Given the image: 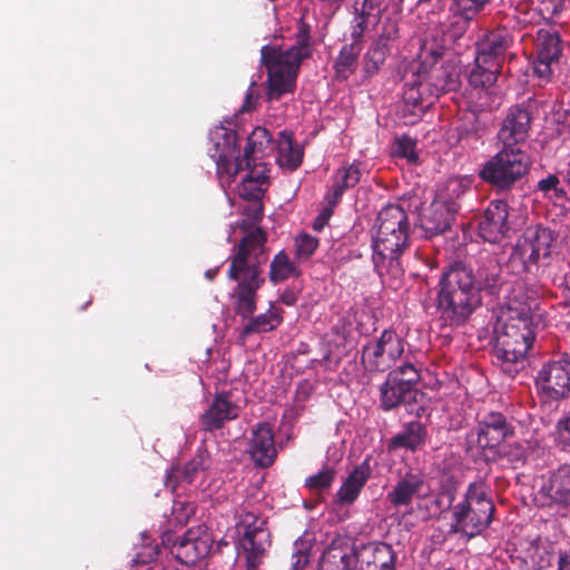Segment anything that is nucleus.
Here are the masks:
<instances>
[{"mask_svg":"<svg viewBox=\"0 0 570 570\" xmlns=\"http://www.w3.org/2000/svg\"><path fill=\"white\" fill-rule=\"evenodd\" d=\"M482 285L473 269L456 261L443 267L438 285L435 308L443 327H460L482 305Z\"/></svg>","mask_w":570,"mask_h":570,"instance_id":"obj_1","label":"nucleus"},{"mask_svg":"<svg viewBox=\"0 0 570 570\" xmlns=\"http://www.w3.org/2000/svg\"><path fill=\"white\" fill-rule=\"evenodd\" d=\"M375 229L372 240L374 271L380 277L387 275L397 279L404 273L401 256L410 246L407 213L397 204L384 206L377 214Z\"/></svg>","mask_w":570,"mask_h":570,"instance_id":"obj_2","label":"nucleus"},{"mask_svg":"<svg viewBox=\"0 0 570 570\" xmlns=\"http://www.w3.org/2000/svg\"><path fill=\"white\" fill-rule=\"evenodd\" d=\"M312 57L311 26L299 19L295 35V45L286 50L263 46L261 62L267 70V99L279 100L293 92L301 63Z\"/></svg>","mask_w":570,"mask_h":570,"instance_id":"obj_3","label":"nucleus"},{"mask_svg":"<svg viewBox=\"0 0 570 570\" xmlns=\"http://www.w3.org/2000/svg\"><path fill=\"white\" fill-rule=\"evenodd\" d=\"M444 499L445 509L451 508L452 512L450 533H460L472 539L481 534L493 521L495 505L490 497L489 487L481 480L471 482L463 499L456 504H453L455 487H443L436 504L441 507Z\"/></svg>","mask_w":570,"mask_h":570,"instance_id":"obj_4","label":"nucleus"},{"mask_svg":"<svg viewBox=\"0 0 570 570\" xmlns=\"http://www.w3.org/2000/svg\"><path fill=\"white\" fill-rule=\"evenodd\" d=\"M421 367L407 357L391 370L380 385V407L391 412L403 406L416 419L429 415V397L419 389Z\"/></svg>","mask_w":570,"mask_h":570,"instance_id":"obj_5","label":"nucleus"},{"mask_svg":"<svg viewBox=\"0 0 570 570\" xmlns=\"http://www.w3.org/2000/svg\"><path fill=\"white\" fill-rule=\"evenodd\" d=\"M534 341L533 309L529 302L511 301L502 316L494 346L495 356L504 363L523 362Z\"/></svg>","mask_w":570,"mask_h":570,"instance_id":"obj_6","label":"nucleus"},{"mask_svg":"<svg viewBox=\"0 0 570 570\" xmlns=\"http://www.w3.org/2000/svg\"><path fill=\"white\" fill-rule=\"evenodd\" d=\"M244 244L229 257L227 278L236 282L228 296L233 311L243 320L252 317L257 308L258 291L264 285L262 265L267 257L245 256Z\"/></svg>","mask_w":570,"mask_h":570,"instance_id":"obj_7","label":"nucleus"},{"mask_svg":"<svg viewBox=\"0 0 570 570\" xmlns=\"http://www.w3.org/2000/svg\"><path fill=\"white\" fill-rule=\"evenodd\" d=\"M530 166L531 158L525 151L503 146L482 165L479 177L498 190H509L530 170Z\"/></svg>","mask_w":570,"mask_h":570,"instance_id":"obj_8","label":"nucleus"},{"mask_svg":"<svg viewBox=\"0 0 570 570\" xmlns=\"http://www.w3.org/2000/svg\"><path fill=\"white\" fill-rule=\"evenodd\" d=\"M405 341L393 330H384L379 337L362 347L361 363L366 372L383 373L393 370L404 354Z\"/></svg>","mask_w":570,"mask_h":570,"instance_id":"obj_9","label":"nucleus"},{"mask_svg":"<svg viewBox=\"0 0 570 570\" xmlns=\"http://www.w3.org/2000/svg\"><path fill=\"white\" fill-rule=\"evenodd\" d=\"M236 527L242 532L239 542L246 556L247 569L256 570L271 546L266 519L250 511H242Z\"/></svg>","mask_w":570,"mask_h":570,"instance_id":"obj_10","label":"nucleus"},{"mask_svg":"<svg viewBox=\"0 0 570 570\" xmlns=\"http://www.w3.org/2000/svg\"><path fill=\"white\" fill-rule=\"evenodd\" d=\"M214 145L210 157L216 163L217 175L223 178L226 175L229 181L240 170H245L243 156L238 155V135L233 129L223 126L216 127L209 134Z\"/></svg>","mask_w":570,"mask_h":570,"instance_id":"obj_11","label":"nucleus"},{"mask_svg":"<svg viewBox=\"0 0 570 570\" xmlns=\"http://www.w3.org/2000/svg\"><path fill=\"white\" fill-rule=\"evenodd\" d=\"M244 218L239 223V228L244 236L239 239L238 244L234 247L233 254H237L244 243L245 256L266 257V242L267 234L259 226L264 217L263 200L249 202L243 209Z\"/></svg>","mask_w":570,"mask_h":570,"instance_id":"obj_12","label":"nucleus"},{"mask_svg":"<svg viewBox=\"0 0 570 570\" xmlns=\"http://www.w3.org/2000/svg\"><path fill=\"white\" fill-rule=\"evenodd\" d=\"M512 433L513 430L502 413L488 412L478 422L475 443L487 461L495 462L501 455L498 446Z\"/></svg>","mask_w":570,"mask_h":570,"instance_id":"obj_13","label":"nucleus"},{"mask_svg":"<svg viewBox=\"0 0 570 570\" xmlns=\"http://www.w3.org/2000/svg\"><path fill=\"white\" fill-rule=\"evenodd\" d=\"M533 119L532 98L509 108L501 122L498 139L503 146L520 148L529 137Z\"/></svg>","mask_w":570,"mask_h":570,"instance_id":"obj_14","label":"nucleus"},{"mask_svg":"<svg viewBox=\"0 0 570 570\" xmlns=\"http://www.w3.org/2000/svg\"><path fill=\"white\" fill-rule=\"evenodd\" d=\"M540 383L541 400L558 402L570 392V357L562 356L546 363L540 370L537 383Z\"/></svg>","mask_w":570,"mask_h":570,"instance_id":"obj_15","label":"nucleus"},{"mask_svg":"<svg viewBox=\"0 0 570 570\" xmlns=\"http://www.w3.org/2000/svg\"><path fill=\"white\" fill-rule=\"evenodd\" d=\"M212 547V535L206 529L198 527L187 530L178 542H174L171 554L181 564L194 566L208 556Z\"/></svg>","mask_w":570,"mask_h":570,"instance_id":"obj_16","label":"nucleus"},{"mask_svg":"<svg viewBox=\"0 0 570 570\" xmlns=\"http://www.w3.org/2000/svg\"><path fill=\"white\" fill-rule=\"evenodd\" d=\"M247 453L257 468L267 469L275 463L278 451L274 430L269 423H257L252 429Z\"/></svg>","mask_w":570,"mask_h":570,"instance_id":"obj_17","label":"nucleus"},{"mask_svg":"<svg viewBox=\"0 0 570 570\" xmlns=\"http://www.w3.org/2000/svg\"><path fill=\"white\" fill-rule=\"evenodd\" d=\"M561 53L560 39L556 31L540 29L537 31V81L549 82L553 66Z\"/></svg>","mask_w":570,"mask_h":570,"instance_id":"obj_18","label":"nucleus"},{"mask_svg":"<svg viewBox=\"0 0 570 570\" xmlns=\"http://www.w3.org/2000/svg\"><path fill=\"white\" fill-rule=\"evenodd\" d=\"M508 204L503 200H493L489 204L479 220V235L489 243H499L509 229Z\"/></svg>","mask_w":570,"mask_h":570,"instance_id":"obj_19","label":"nucleus"},{"mask_svg":"<svg viewBox=\"0 0 570 570\" xmlns=\"http://www.w3.org/2000/svg\"><path fill=\"white\" fill-rule=\"evenodd\" d=\"M239 416V406L232 400V393H217L209 407L199 416L202 429L206 432L219 430L228 421Z\"/></svg>","mask_w":570,"mask_h":570,"instance_id":"obj_20","label":"nucleus"},{"mask_svg":"<svg viewBox=\"0 0 570 570\" xmlns=\"http://www.w3.org/2000/svg\"><path fill=\"white\" fill-rule=\"evenodd\" d=\"M433 60L429 67L428 62L423 61L419 70L434 88V92L442 95L455 91L461 86L459 69L450 62H443L441 56L433 55Z\"/></svg>","mask_w":570,"mask_h":570,"instance_id":"obj_21","label":"nucleus"},{"mask_svg":"<svg viewBox=\"0 0 570 570\" xmlns=\"http://www.w3.org/2000/svg\"><path fill=\"white\" fill-rule=\"evenodd\" d=\"M212 465V458L204 446L197 449L195 455L183 468L171 466L166 474L165 487L175 491L179 482L191 484L199 474L205 473Z\"/></svg>","mask_w":570,"mask_h":570,"instance_id":"obj_22","label":"nucleus"},{"mask_svg":"<svg viewBox=\"0 0 570 570\" xmlns=\"http://www.w3.org/2000/svg\"><path fill=\"white\" fill-rule=\"evenodd\" d=\"M489 2L490 0H452L449 9L451 37H461Z\"/></svg>","mask_w":570,"mask_h":570,"instance_id":"obj_23","label":"nucleus"},{"mask_svg":"<svg viewBox=\"0 0 570 570\" xmlns=\"http://www.w3.org/2000/svg\"><path fill=\"white\" fill-rule=\"evenodd\" d=\"M540 493L551 502L570 505V464L541 476Z\"/></svg>","mask_w":570,"mask_h":570,"instance_id":"obj_24","label":"nucleus"},{"mask_svg":"<svg viewBox=\"0 0 570 570\" xmlns=\"http://www.w3.org/2000/svg\"><path fill=\"white\" fill-rule=\"evenodd\" d=\"M425 488L426 483L422 475L406 473L386 494V501L396 509L409 507L414 498H422L425 495Z\"/></svg>","mask_w":570,"mask_h":570,"instance_id":"obj_25","label":"nucleus"},{"mask_svg":"<svg viewBox=\"0 0 570 570\" xmlns=\"http://www.w3.org/2000/svg\"><path fill=\"white\" fill-rule=\"evenodd\" d=\"M358 553V570H395L396 553L391 544L385 542L371 543L363 547Z\"/></svg>","mask_w":570,"mask_h":570,"instance_id":"obj_26","label":"nucleus"},{"mask_svg":"<svg viewBox=\"0 0 570 570\" xmlns=\"http://www.w3.org/2000/svg\"><path fill=\"white\" fill-rule=\"evenodd\" d=\"M368 458L356 465L343 481L335 493V502L341 507L352 505L360 497L362 489L371 478Z\"/></svg>","mask_w":570,"mask_h":570,"instance_id":"obj_27","label":"nucleus"},{"mask_svg":"<svg viewBox=\"0 0 570 570\" xmlns=\"http://www.w3.org/2000/svg\"><path fill=\"white\" fill-rule=\"evenodd\" d=\"M361 163L354 161L352 164L340 167L333 176V185L325 195V200L332 206H336L344 193L354 188L361 180Z\"/></svg>","mask_w":570,"mask_h":570,"instance_id":"obj_28","label":"nucleus"},{"mask_svg":"<svg viewBox=\"0 0 570 570\" xmlns=\"http://www.w3.org/2000/svg\"><path fill=\"white\" fill-rule=\"evenodd\" d=\"M454 209H449L433 200L421 218V226L426 237L441 235L449 230L455 219Z\"/></svg>","mask_w":570,"mask_h":570,"instance_id":"obj_29","label":"nucleus"},{"mask_svg":"<svg viewBox=\"0 0 570 570\" xmlns=\"http://www.w3.org/2000/svg\"><path fill=\"white\" fill-rule=\"evenodd\" d=\"M276 146V161L281 168L294 171L302 165L304 149L294 142L292 132L287 130L279 131Z\"/></svg>","mask_w":570,"mask_h":570,"instance_id":"obj_30","label":"nucleus"},{"mask_svg":"<svg viewBox=\"0 0 570 570\" xmlns=\"http://www.w3.org/2000/svg\"><path fill=\"white\" fill-rule=\"evenodd\" d=\"M358 553L354 548L331 546L322 554L320 570H358Z\"/></svg>","mask_w":570,"mask_h":570,"instance_id":"obj_31","label":"nucleus"},{"mask_svg":"<svg viewBox=\"0 0 570 570\" xmlns=\"http://www.w3.org/2000/svg\"><path fill=\"white\" fill-rule=\"evenodd\" d=\"M247 324L239 333L238 341L242 345L245 344L248 336L254 333H266L275 330L283 322L282 311L275 308L273 305L266 313L247 318Z\"/></svg>","mask_w":570,"mask_h":570,"instance_id":"obj_32","label":"nucleus"},{"mask_svg":"<svg viewBox=\"0 0 570 570\" xmlns=\"http://www.w3.org/2000/svg\"><path fill=\"white\" fill-rule=\"evenodd\" d=\"M428 431L420 421H411L404 430L391 439V448L416 451L425 444Z\"/></svg>","mask_w":570,"mask_h":570,"instance_id":"obj_33","label":"nucleus"},{"mask_svg":"<svg viewBox=\"0 0 570 570\" xmlns=\"http://www.w3.org/2000/svg\"><path fill=\"white\" fill-rule=\"evenodd\" d=\"M272 135L264 127H256L247 137V142L244 148L243 163L245 170L248 169L256 157H264L266 150L272 148Z\"/></svg>","mask_w":570,"mask_h":570,"instance_id":"obj_34","label":"nucleus"},{"mask_svg":"<svg viewBox=\"0 0 570 570\" xmlns=\"http://www.w3.org/2000/svg\"><path fill=\"white\" fill-rule=\"evenodd\" d=\"M268 184V174L266 168L261 170H250L242 180L238 186V194L240 198L254 202L263 200L266 188L264 185Z\"/></svg>","mask_w":570,"mask_h":570,"instance_id":"obj_35","label":"nucleus"},{"mask_svg":"<svg viewBox=\"0 0 570 570\" xmlns=\"http://www.w3.org/2000/svg\"><path fill=\"white\" fill-rule=\"evenodd\" d=\"M469 190V183L464 179L453 177L449 178L443 188L436 194L435 199L449 209H454L458 214L461 208V200Z\"/></svg>","mask_w":570,"mask_h":570,"instance_id":"obj_36","label":"nucleus"},{"mask_svg":"<svg viewBox=\"0 0 570 570\" xmlns=\"http://www.w3.org/2000/svg\"><path fill=\"white\" fill-rule=\"evenodd\" d=\"M361 51L360 43H348L342 47L334 62L337 79L345 80L356 70Z\"/></svg>","mask_w":570,"mask_h":570,"instance_id":"obj_37","label":"nucleus"},{"mask_svg":"<svg viewBox=\"0 0 570 570\" xmlns=\"http://www.w3.org/2000/svg\"><path fill=\"white\" fill-rule=\"evenodd\" d=\"M299 274V268L291 262L288 255L284 250L278 252L274 256L269 269V281L273 284H278L289 277H297Z\"/></svg>","mask_w":570,"mask_h":570,"instance_id":"obj_38","label":"nucleus"},{"mask_svg":"<svg viewBox=\"0 0 570 570\" xmlns=\"http://www.w3.org/2000/svg\"><path fill=\"white\" fill-rule=\"evenodd\" d=\"M337 470L332 465H324L317 473L305 479L304 485L315 494H323L331 490L335 482Z\"/></svg>","mask_w":570,"mask_h":570,"instance_id":"obj_39","label":"nucleus"},{"mask_svg":"<svg viewBox=\"0 0 570 570\" xmlns=\"http://www.w3.org/2000/svg\"><path fill=\"white\" fill-rule=\"evenodd\" d=\"M513 38L511 31L505 28H497L483 36L478 43L482 45L487 50H492L505 56L508 49L512 45Z\"/></svg>","mask_w":570,"mask_h":570,"instance_id":"obj_40","label":"nucleus"},{"mask_svg":"<svg viewBox=\"0 0 570 570\" xmlns=\"http://www.w3.org/2000/svg\"><path fill=\"white\" fill-rule=\"evenodd\" d=\"M391 37V33H389L386 37L382 36L371 45L368 51L365 55L366 71L375 72L384 63L386 53L389 51L387 40Z\"/></svg>","mask_w":570,"mask_h":570,"instance_id":"obj_41","label":"nucleus"},{"mask_svg":"<svg viewBox=\"0 0 570 570\" xmlns=\"http://www.w3.org/2000/svg\"><path fill=\"white\" fill-rule=\"evenodd\" d=\"M499 73L500 71L475 62L474 67L469 73L468 81L469 85L475 89H485L491 87L497 81Z\"/></svg>","mask_w":570,"mask_h":570,"instance_id":"obj_42","label":"nucleus"},{"mask_svg":"<svg viewBox=\"0 0 570 570\" xmlns=\"http://www.w3.org/2000/svg\"><path fill=\"white\" fill-rule=\"evenodd\" d=\"M422 73L420 70L411 75V79L405 80V89L403 91L404 104L422 111L423 98L420 96V79Z\"/></svg>","mask_w":570,"mask_h":570,"instance_id":"obj_43","label":"nucleus"},{"mask_svg":"<svg viewBox=\"0 0 570 570\" xmlns=\"http://www.w3.org/2000/svg\"><path fill=\"white\" fill-rule=\"evenodd\" d=\"M159 547L157 544L144 546L131 561L134 570H151L159 556Z\"/></svg>","mask_w":570,"mask_h":570,"instance_id":"obj_44","label":"nucleus"},{"mask_svg":"<svg viewBox=\"0 0 570 570\" xmlns=\"http://www.w3.org/2000/svg\"><path fill=\"white\" fill-rule=\"evenodd\" d=\"M505 56L492 50H487L482 45H476V56L474 62L487 66L493 70L501 71Z\"/></svg>","mask_w":570,"mask_h":570,"instance_id":"obj_45","label":"nucleus"},{"mask_svg":"<svg viewBox=\"0 0 570 570\" xmlns=\"http://www.w3.org/2000/svg\"><path fill=\"white\" fill-rule=\"evenodd\" d=\"M455 130L460 141L476 139L479 131V121L476 115L473 112L466 114L462 119H460Z\"/></svg>","mask_w":570,"mask_h":570,"instance_id":"obj_46","label":"nucleus"},{"mask_svg":"<svg viewBox=\"0 0 570 570\" xmlns=\"http://www.w3.org/2000/svg\"><path fill=\"white\" fill-rule=\"evenodd\" d=\"M538 188L553 203L562 200L566 197V191L560 186L559 178L554 175H550L546 179L540 180Z\"/></svg>","mask_w":570,"mask_h":570,"instance_id":"obj_47","label":"nucleus"},{"mask_svg":"<svg viewBox=\"0 0 570 570\" xmlns=\"http://www.w3.org/2000/svg\"><path fill=\"white\" fill-rule=\"evenodd\" d=\"M318 247V239L308 234L299 235L295 240V252L299 258L308 259Z\"/></svg>","mask_w":570,"mask_h":570,"instance_id":"obj_48","label":"nucleus"},{"mask_svg":"<svg viewBox=\"0 0 570 570\" xmlns=\"http://www.w3.org/2000/svg\"><path fill=\"white\" fill-rule=\"evenodd\" d=\"M415 147V140L407 135H403L396 139L395 154L410 163H416L419 157Z\"/></svg>","mask_w":570,"mask_h":570,"instance_id":"obj_49","label":"nucleus"},{"mask_svg":"<svg viewBox=\"0 0 570 570\" xmlns=\"http://www.w3.org/2000/svg\"><path fill=\"white\" fill-rule=\"evenodd\" d=\"M384 10L382 0H363L361 18L377 23Z\"/></svg>","mask_w":570,"mask_h":570,"instance_id":"obj_50","label":"nucleus"},{"mask_svg":"<svg viewBox=\"0 0 570 570\" xmlns=\"http://www.w3.org/2000/svg\"><path fill=\"white\" fill-rule=\"evenodd\" d=\"M420 96L423 98L422 111L432 106L434 99L440 97L438 92H434V88L429 83L423 75L420 79Z\"/></svg>","mask_w":570,"mask_h":570,"instance_id":"obj_51","label":"nucleus"},{"mask_svg":"<svg viewBox=\"0 0 570 570\" xmlns=\"http://www.w3.org/2000/svg\"><path fill=\"white\" fill-rule=\"evenodd\" d=\"M556 438L564 448H570V413L558 421Z\"/></svg>","mask_w":570,"mask_h":570,"instance_id":"obj_52","label":"nucleus"},{"mask_svg":"<svg viewBox=\"0 0 570 570\" xmlns=\"http://www.w3.org/2000/svg\"><path fill=\"white\" fill-rule=\"evenodd\" d=\"M518 21L524 26L532 24L534 20V10L531 0H523L515 7Z\"/></svg>","mask_w":570,"mask_h":570,"instance_id":"obj_53","label":"nucleus"},{"mask_svg":"<svg viewBox=\"0 0 570 570\" xmlns=\"http://www.w3.org/2000/svg\"><path fill=\"white\" fill-rule=\"evenodd\" d=\"M194 512L195 509L190 503L179 501L174 503L173 515L179 524H185Z\"/></svg>","mask_w":570,"mask_h":570,"instance_id":"obj_54","label":"nucleus"},{"mask_svg":"<svg viewBox=\"0 0 570 570\" xmlns=\"http://www.w3.org/2000/svg\"><path fill=\"white\" fill-rule=\"evenodd\" d=\"M255 87L256 81H253L246 91L245 100L240 108V112H249L256 109L261 96L259 92L255 90Z\"/></svg>","mask_w":570,"mask_h":570,"instance_id":"obj_55","label":"nucleus"},{"mask_svg":"<svg viewBox=\"0 0 570 570\" xmlns=\"http://www.w3.org/2000/svg\"><path fill=\"white\" fill-rule=\"evenodd\" d=\"M334 207L335 206L327 204V206H325L317 215V217L314 219L313 228L316 232H321L325 227V225H327L330 218L334 213Z\"/></svg>","mask_w":570,"mask_h":570,"instance_id":"obj_56","label":"nucleus"},{"mask_svg":"<svg viewBox=\"0 0 570 570\" xmlns=\"http://www.w3.org/2000/svg\"><path fill=\"white\" fill-rule=\"evenodd\" d=\"M553 242L552 234L547 228H540L537 226V243L540 244V246H544L543 256L549 255V247L551 243Z\"/></svg>","mask_w":570,"mask_h":570,"instance_id":"obj_57","label":"nucleus"},{"mask_svg":"<svg viewBox=\"0 0 570 570\" xmlns=\"http://www.w3.org/2000/svg\"><path fill=\"white\" fill-rule=\"evenodd\" d=\"M512 562L519 570H532L534 566V554L528 553L527 557L517 556L513 558Z\"/></svg>","mask_w":570,"mask_h":570,"instance_id":"obj_58","label":"nucleus"},{"mask_svg":"<svg viewBox=\"0 0 570 570\" xmlns=\"http://www.w3.org/2000/svg\"><path fill=\"white\" fill-rule=\"evenodd\" d=\"M370 22L371 21L360 17V21H357L356 26L353 28V31H352V38H353L352 43H360L362 46L361 42H362L363 33L365 32L367 24Z\"/></svg>","mask_w":570,"mask_h":570,"instance_id":"obj_59","label":"nucleus"},{"mask_svg":"<svg viewBox=\"0 0 570 570\" xmlns=\"http://www.w3.org/2000/svg\"><path fill=\"white\" fill-rule=\"evenodd\" d=\"M522 40L524 42L523 52L528 59H531V57L534 53V40H533L532 36L528 35V33H524L522 36ZM529 66L534 71V62H531V60H529Z\"/></svg>","mask_w":570,"mask_h":570,"instance_id":"obj_60","label":"nucleus"},{"mask_svg":"<svg viewBox=\"0 0 570 570\" xmlns=\"http://www.w3.org/2000/svg\"><path fill=\"white\" fill-rule=\"evenodd\" d=\"M559 11V4L556 0H549L546 8H540L539 13L546 19V14H554Z\"/></svg>","mask_w":570,"mask_h":570,"instance_id":"obj_61","label":"nucleus"},{"mask_svg":"<svg viewBox=\"0 0 570 570\" xmlns=\"http://www.w3.org/2000/svg\"><path fill=\"white\" fill-rule=\"evenodd\" d=\"M179 539H175L174 538V533L171 531H165L163 534H161V543L165 546V547H168L170 548V551L173 550V544L174 542H178Z\"/></svg>","mask_w":570,"mask_h":570,"instance_id":"obj_62","label":"nucleus"},{"mask_svg":"<svg viewBox=\"0 0 570 570\" xmlns=\"http://www.w3.org/2000/svg\"><path fill=\"white\" fill-rule=\"evenodd\" d=\"M558 564L559 570H570V553H561Z\"/></svg>","mask_w":570,"mask_h":570,"instance_id":"obj_63","label":"nucleus"},{"mask_svg":"<svg viewBox=\"0 0 570 570\" xmlns=\"http://www.w3.org/2000/svg\"><path fill=\"white\" fill-rule=\"evenodd\" d=\"M295 557L297 558V560L293 563V569L302 570L307 563V558L303 553H297Z\"/></svg>","mask_w":570,"mask_h":570,"instance_id":"obj_64","label":"nucleus"}]
</instances>
